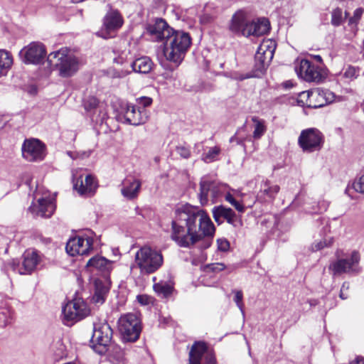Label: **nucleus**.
Here are the masks:
<instances>
[{"instance_id":"nucleus-10","label":"nucleus","mask_w":364,"mask_h":364,"mask_svg":"<svg viewBox=\"0 0 364 364\" xmlns=\"http://www.w3.org/2000/svg\"><path fill=\"white\" fill-rule=\"evenodd\" d=\"M276 42L272 39L263 40L255 54L256 67L262 72L269 65L274 57L276 50Z\"/></svg>"},{"instance_id":"nucleus-54","label":"nucleus","mask_w":364,"mask_h":364,"mask_svg":"<svg viewBox=\"0 0 364 364\" xmlns=\"http://www.w3.org/2000/svg\"><path fill=\"white\" fill-rule=\"evenodd\" d=\"M284 86L286 87V88H290L291 87H293V82L291 81H287L285 82H284Z\"/></svg>"},{"instance_id":"nucleus-34","label":"nucleus","mask_w":364,"mask_h":364,"mask_svg":"<svg viewBox=\"0 0 364 364\" xmlns=\"http://www.w3.org/2000/svg\"><path fill=\"white\" fill-rule=\"evenodd\" d=\"M252 120L255 124L253 137L255 139H259L264 134L267 129L264 121L256 117H252Z\"/></svg>"},{"instance_id":"nucleus-4","label":"nucleus","mask_w":364,"mask_h":364,"mask_svg":"<svg viewBox=\"0 0 364 364\" xmlns=\"http://www.w3.org/2000/svg\"><path fill=\"white\" fill-rule=\"evenodd\" d=\"M48 59L50 65L58 68L62 77L71 76L79 68L77 59L68 54L67 50L64 49L51 53Z\"/></svg>"},{"instance_id":"nucleus-6","label":"nucleus","mask_w":364,"mask_h":364,"mask_svg":"<svg viewBox=\"0 0 364 364\" xmlns=\"http://www.w3.org/2000/svg\"><path fill=\"white\" fill-rule=\"evenodd\" d=\"M118 329L126 341H135L141 331L140 320L134 314H127L118 321Z\"/></svg>"},{"instance_id":"nucleus-58","label":"nucleus","mask_w":364,"mask_h":364,"mask_svg":"<svg viewBox=\"0 0 364 364\" xmlns=\"http://www.w3.org/2000/svg\"><path fill=\"white\" fill-rule=\"evenodd\" d=\"M341 297L344 299H346V297H343L344 296V294H343L342 291L341 292V294H340Z\"/></svg>"},{"instance_id":"nucleus-48","label":"nucleus","mask_w":364,"mask_h":364,"mask_svg":"<svg viewBox=\"0 0 364 364\" xmlns=\"http://www.w3.org/2000/svg\"><path fill=\"white\" fill-rule=\"evenodd\" d=\"M139 105L141 108H144L146 109V107H149L152 103V100L148 97H142L137 100Z\"/></svg>"},{"instance_id":"nucleus-42","label":"nucleus","mask_w":364,"mask_h":364,"mask_svg":"<svg viewBox=\"0 0 364 364\" xmlns=\"http://www.w3.org/2000/svg\"><path fill=\"white\" fill-rule=\"evenodd\" d=\"M353 188L358 193H364V175L355 180Z\"/></svg>"},{"instance_id":"nucleus-8","label":"nucleus","mask_w":364,"mask_h":364,"mask_svg":"<svg viewBox=\"0 0 364 364\" xmlns=\"http://www.w3.org/2000/svg\"><path fill=\"white\" fill-rule=\"evenodd\" d=\"M123 23L124 19L120 13L117 10H110L104 16L102 26L97 32V36L105 39L114 37Z\"/></svg>"},{"instance_id":"nucleus-43","label":"nucleus","mask_w":364,"mask_h":364,"mask_svg":"<svg viewBox=\"0 0 364 364\" xmlns=\"http://www.w3.org/2000/svg\"><path fill=\"white\" fill-rule=\"evenodd\" d=\"M242 292L240 290L235 291V298L234 301L236 303L237 307L240 309V311L243 313V302H242Z\"/></svg>"},{"instance_id":"nucleus-14","label":"nucleus","mask_w":364,"mask_h":364,"mask_svg":"<svg viewBox=\"0 0 364 364\" xmlns=\"http://www.w3.org/2000/svg\"><path fill=\"white\" fill-rule=\"evenodd\" d=\"M93 239L82 235L73 237L66 244V252L70 256L87 255L92 250Z\"/></svg>"},{"instance_id":"nucleus-44","label":"nucleus","mask_w":364,"mask_h":364,"mask_svg":"<svg viewBox=\"0 0 364 364\" xmlns=\"http://www.w3.org/2000/svg\"><path fill=\"white\" fill-rule=\"evenodd\" d=\"M176 152L181 157L188 159L191 156V151L188 148L184 146H178L176 147Z\"/></svg>"},{"instance_id":"nucleus-23","label":"nucleus","mask_w":364,"mask_h":364,"mask_svg":"<svg viewBox=\"0 0 364 364\" xmlns=\"http://www.w3.org/2000/svg\"><path fill=\"white\" fill-rule=\"evenodd\" d=\"M149 33L156 41H166L173 30L163 19H157L154 24L147 28Z\"/></svg>"},{"instance_id":"nucleus-30","label":"nucleus","mask_w":364,"mask_h":364,"mask_svg":"<svg viewBox=\"0 0 364 364\" xmlns=\"http://www.w3.org/2000/svg\"><path fill=\"white\" fill-rule=\"evenodd\" d=\"M12 65V55L6 50L0 49V77L6 75Z\"/></svg>"},{"instance_id":"nucleus-47","label":"nucleus","mask_w":364,"mask_h":364,"mask_svg":"<svg viewBox=\"0 0 364 364\" xmlns=\"http://www.w3.org/2000/svg\"><path fill=\"white\" fill-rule=\"evenodd\" d=\"M218 250L225 252L230 247L229 242L225 239H218L217 240Z\"/></svg>"},{"instance_id":"nucleus-55","label":"nucleus","mask_w":364,"mask_h":364,"mask_svg":"<svg viewBox=\"0 0 364 364\" xmlns=\"http://www.w3.org/2000/svg\"><path fill=\"white\" fill-rule=\"evenodd\" d=\"M312 57L318 62L322 63V58L318 55H312Z\"/></svg>"},{"instance_id":"nucleus-3","label":"nucleus","mask_w":364,"mask_h":364,"mask_svg":"<svg viewBox=\"0 0 364 364\" xmlns=\"http://www.w3.org/2000/svg\"><path fill=\"white\" fill-rule=\"evenodd\" d=\"M135 264L141 273L152 274L162 266L163 256L155 250L143 247L136 252Z\"/></svg>"},{"instance_id":"nucleus-36","label":"nucleus","mask_w":364,"mask_h":364,"mask_svg":"<svg viewBox=\"0 0 364 364\" xmlns=\"http://www.w3.org/2000/svg\"><path fill=\"white\" fill-rule=\"evenodd\" d=\"M333 243V237H326L320 241H316L311 245V250L314 252L321 250L325 247H331Z\"/></svg>"},{"instance_id":"nucleus-46","label":"nucleus","mask_w":364,"mask_h":364,"mask_svg":"<svg viewBox=\"0 0 364 364\" xmlns=\"http://www.w3.org/2000/svg\"><path fill=\"white\" fill-rule=\"evenodd\" d=\"M230 77L233 80L242 81L245 79L251 77V75L249 74H244L238 72H232L230 73Z\"/></svg>"},{"instance_id":"nucleus-22","label":"nucleus","mask_w":364,"mask_h":364,"mask_svg":"<svg viewBox=\"0 0 364 364\" xmlns=\"http://www.w3.org/2000/svg\"><path fill=\"white\" fill-rule=\"evenodd\" d=\"M55 204L50 198H39L36 203H33L29 208V210L34 216L50 218L54 210Z\"/></svg>"},{"instance_id":"nucleus-25","label":"nucleus","mask_w":364,"mask_h":364,"mask_svg":"<svg viewBox=\"0 0 364 364\" xmlns=\"http://www.w3.org/2000/svg\"><path fill=\"white\" fill-rule=\"evenodd\" d=\"M141 182L139 179L134 177H127L123 183L121 193L122 196L127 199L136 198L141 189Z\"/></svg>"},{"instance_id":"nucleus-28","label":"nucleus","mask_w":364,"mask_h":364,"mask_svg":"<svg viewBox=\"0 0 364 364\" xmlns=\"http://www.w3.org/2000/svg\"><path fill=\"white\" fill-rule=\"evenodd\" d=\"M213 215L215 220L220 223V219L225 218L228 223L233 224L235 220V213L230 208H226L223 205L215 207L213 209Z\"/></svg>"},{"instance_id":"nucleus-24","label":"nucleus","mask_w":364,"mask_h":364,"mask_svg":"<svg viewBox=\"0 0 364 364\" xmlns=\"http://www.w3.org/2000/svg\"><path fill=\"white\" fill-rule=\"evenodd\" d=\"M112 336V330L107 323L95 325L92 339L101 346H107Z\"/></svg>"},{"instance_id":"nucleus-26","label":"nucleus","mask_w":364,"mask_h":364,"mask_svg":"<svg viewBox=\"0 0 364 364\" xmlns=\"http://www.w3.org/2000/svg\"><path fill=\"white\" fill-rule=\"evenodd\" d=\"M250 21L247 14L243 11H239L232 18L230 30L235 33L244 36V31L247 28Z\"/></svg>"},{"instance_id":"nucleus-50","label":"nucleus","mask_w":364,"mask_h":364,"mask_svg":"<svg viewBox=\"0 0 364 364\" xmlns=\"http://www.w3.org/2000/svg\"><path fill=\"white\" fill-rule=\"evenodd\" d=\"M136 299L142 305H147L151 301V298L147 295H139Z\"/></svg>"},{"instance_id":"nucleus-53","label":"nucleus","mask_w":364,"mask_h":364,"mask_svg":"<svg viewBox=\"0 0 364 364\" xmlns=\"http://www.w3.org/2000/svg\"><path fill=\"white\" fill-rule=\"evenodd\" d=\"M164 75L166 80H175L176 78V75H174L172 73H165Z\"/></svg>"},{"instance_id":"nucleus-7","label":"nucleus","mask_w":364,"mask_h":364,"mask_svg":"<svg viewBox=\"0 0 364 364\" xmlns=\"http://www.w3.org/2000/svg\"><path fill=\"white\" fill-rule=\"evenodd\" d=\"M323 135L317 129L309 128L302 130L298 144L304 152L312 153L321 149L323 145Z\"/></svg>"},{"instance_id":"nucleus-38","label":"nucleus","mask_w":364,"mask_h":364,"mask_svg":"<svg viewBox=\"0 0 364 364\" xmlns=\"http://www.w3.org/2000/svg\"><path fill=\"white\" fill-rule=\"evenodd\" d=\"M310 90L300 92L297 97V103L302 107H309Z\"/></svg>"},{"instance_id":"nucleus-39","label":"nucleus","mask_w":364,"mask_h":364,"mask_svg":"<svg viewBox=\"0 0 364 364\" xmlns=\"http://www.w3.org/2000/svg\"><path fill=\"white\" fill-rule=\"evenodd\" d=\"M154 289L156 293L162 294L164 296L169 295L171 292V287L164 283L155 284L154 285Z\"/></svg>"},{"instance_id":"nucleus-29","label":"nucleus","mask_w":364,"mask_h":364,"mask_svg":"<svg viewBox=\"0 0 364 364\" xmlns=\"http://www.w3.org/2000/svg\"><path fill=\"white\" fill-rule=\"evenodd\" d=\"M87 267L101 272H109L112 269V262L103 257L96 256L89 259Z\"/></svg>"},{"instance_id":"nucleus-56","label":"nucleus","mask_w":364,"mask_h":364,"mask_svg":"<svg viewBox=\"0 0 364 364\" xmlns=\"http://www.w3.org/2000/svg\"><path fill=\"white\" fill-rule=\"evenodd\" d=\"M205 243H206V245H205V248H207V247H208L210 245L211 242H210V240L209 239H208V240L205 241Z\"/></svg>"},{"instance_id":"nucleus-16","label":"nucleus","mask_w":364,"mask_h":364,"mask_svg":"<svg viewBox=\"0 0 364 364\" xmlns=\"http://www.w3.org/2000/svg\"><path fill=\"white\" fill-rule=\"evenodd\" d=\"M19 55L26 63L38 64L46 57V51L41 43L32 42L24 47Z\"/></svg>"},{"instance_id":"nucleus-27","label":"nucleus","mask_w":364,"mask_h":364,"mask_svg":"<svg viewBox=\"0 0 364 364\" xmlns=\"http://www.w3.org/2000/svg\"><path fill=\"white\" fill-rule=\"evenodd\" d=\"M269 22L265 18L250 21L247 28L244 31V36H262L269 31Z\"/></svg>"},{"instance_id":"nucleus-12","label":"nucleus","mask_w":364,"mask_h":364,"mask_svg":"<svg viewBox=\"0 0 364 364\" xmlns=\"http://www.w3.org/2000/svg\"><path fill=\"white\" fill-rule=\"evenodd\" d=\"M82 169L75 170L73 173V187L80 195H92L97 188L95 178L90 174L85 176L83 179Z\"/></svg>"},{"instance_id":"nucleus-31","label":"nucleus","mask_w":364,"mask_h":364,"mask_svg":"<svg viewBox=\"0 0 364 364\" xmlns=\"http://www.w3.org/2000/svg\"><path fill=\"white\" fill-rule=\"evenodd\" d=\"M90 117L93 122L96 123L102 124L106 122L107 119H108L107 104L102 102L101 105H99L97 108L95 109L94 112Z\"/></svg>"},{"instance_id":"nucleus-37","label":"nucleus","mask_w":364,"mask_h":364,"mask_svg":"<svg viewBox=\"0 0 364 364\" xmlns=\"http://www.w3.org/2000/svg\"><path fill=\"white\" fill-rule=\"evenodd\" d=\"M131 61V60L128 59V53L126 52H122L117 57L114 58V63L122 67L121 68H119L116 72L117 77L119 74L120 70L127 66Z\"/></svg>"},{"instance_id":"nucleus-45","label":"nucleus","mask_w":364,"mask_h":364,"mask_svg":"<svg viewBox=\"0 0 364 364\" xmlns=\"http://www.w3.org/2000/svg\"><path fill=\"white\" fill-rule=\"evenodd\" d=\"M225 268V266L223 263H213V264H208L206 267V269L208 271H211L213 272H220V271L223 270Z\"/></svg>"},{"instance_id":"nucleus-33","label":"nucleus","mask_w":364,"mask_h":364,"mask_svg":"<svg viewBox=\"0 0 364 364\" xmlns=\"http://www.w3.org/2000/svg\"><path fill=\"white\" fill-rule=\"evenodd\" d=\"M103 102H100L95 97H88L84 100V108L89 117L92 115L95 109L97 108L99 105H101Z\"/></svg>"},{"instance_id":"nucleus-21","label":"nucleus","mask_w":364,"mask_h":364,"mask_svg":"<svg viewBox=\"0 0 364 364\" xmlns=\"http://www.w3.org/2000/svg\"><path fill=\"white\" fill-rule=\"evenodd\" d=\"M309 107L318 108L335 100V95L328 90L316 88L310 90Z\"/></svg>"},{"instance_id":"nucleus-2","label":"nucleus","mask_w":364,"mask_h":364,"mask_svg":"<svg viewBox=\"0 0 364 364\" xmlns=\"http://www.w3.org/2000/svg\"><path fill=\"white\" fill-rule=\"evenodd\" d=\"M190 45L191 38L188 33L173 31L164 42V55L167 60L178 65Z\"/></svg>"},{"instance_id":"nucleus-13","label":"nucleus","mask_w":364,"mask_h":364,"mask_svg":"<svg viewBox=\"0 0 364 364\" xmlns=\"http://www.w3.org/2000/svg\"><path fill=\"white\" fill-rule=\"evenodd\" d=\"M90 313L87 304L81 299L69 301L63 308V318L67 321H76L82 319Z\"/></svg>"},{"instance_id":"nucleus-35","label":"nucleus","mask_w":364,"mask_h":364,"mask_svg":"<svg viewBox=\"0 0 364 364\" xmlns=\"http://www.w3.org/2000/svg\"><path fill=\"white\" fill-rule=\"evenodd\" d=\"M220 153V149L218 146L210 147L208 151L202 156V160L205 163H210L217 159Z\"/></svg>"},{"instance_id":"nucleus-17","label":"nucleus","mask_w":364,"mask_h":364,"mask_svg":"<svg viewBox=\"0 0 364 364\" xmlns=\"http://www.w3.org/2000/svg\"><path fill=\"white\" fill-rule=\"evenodd\" d=\"M360 261V255L353 251L350 259H339L330 264L328 269L333 276L341 275L355 270V267Z\"/></svg>"},{"instance_id":"nucleus-41","label":"nucleus","mask_w":364,"mask_h":364,"mask_svg":"<svg viewBox=\"0 0 364 364\" xmlns=\"http://www.w3.org/2000/svg\"><path fill=\"white\" fill-rule=\"evenodd\" d=\"M343 12L340 9H336L332 12L331 22L334 26H338L341 24L343 18Z\"/></svg>"},{"instance_id":"nucleus-32","label":"nucleus","mask_w":364,"mask_h":364,"mask_svg":"<svg viewBox=\"0 0 364 364\" xmlns=\"http://www.w3.org/2000/svg\"><path fill=\"white\" fill-rule=\"evenodd\" d=\"M280 188L278 185L271 184L267 181L264 183L261 193L269 198H274L279 193Z\"/></svg>"},{"instance_id":"nucleus-20","label":"nucleus","mask_w":364,"mask_h":364,"mask_svg":"<svg viewBox=\"0 0 364 364\" xmlns=\"http://www.w3.org/2000/svg\"><path fill=\"white\" fill-rule=\"evenodd\" d=\"M21 264L18 267L20 274H30L41 262V256L34 250H27L22 256Z\"/></svg>"},{"instance_id":"nucleus-40","label":"nucleus","mask_w":364,"mask_h":364,"mask_svg":"<svg viewBox=\"0 0 364 364\" xmlns=\"http://www.w3.org/2000/svg\"><path fill=\"white\" fill-rule=\"evenodd\" d=\"M225 200L230 203L232 206L235 207V208L240 213H243L245 211V206L239 203L238 201H237L232 196V194H230V193H228L226 195H225Z\"/></svg>"},{"instance_id":"nucleus-11","label":"nucleus","mask_w":364,"mask_h":364,"mask_svg":"<svg viewBox=\"0 0 364 364\" xmlns=\"http://www.w3.org/2000/svg\"><path fill=\"white\" fill-rule=\"evenodd\" d=\"M189 364H216L215 355L204 342H196L189 353Z\"/></svg>"},{"instance_id":"nucleus-5","label":"nucleus","mask_w":364,"mask_h":364,"mask_svg":"<svg viewBox=\"0 0 364 364\" xmlns=\"http://www.w3.org/2000/svg\"><path fill=\"white\" fill-rule=\"evenodd\" d=\"M230 188L225 183H221L211 180L208 176H204L200 182L199 198L202 205H205L208 201V197L213 203H215L217 199L222 196L230 193Z\"/></svg>"},{"instance_id":"nucleus-57","label":"nucleus","mask_w":364,"mask_h":364,"mask_svg":"<svg viewBox=\"0 0 364 364\" xmlns=\"http://www.w3.org/2000/svg\"><path fill=\"white\" fill-rule=\"evenodd\" d=\"M90 154H91V151H90L84 153L85 157H88L90 155Z\"/></svg>"},{"instance_id":"nucleus-52","label":"nucleus","mask_w":364,"mask_h":364,"mask_svg":"<svg viewBox=\"0 0 364 364\" xmlns=\"http://www.w3.org/2000/svg\"><path fill=\"white\" fill-rule=\"evenodd\" d=\"M93 299H94L95 302H96V303H102L104 301L103 296H102L97 294H95V296H93Z\"/></svg>"},{"instance_id":"nucleus-19","label":"nucleus","mask_w":364,"mask_h":364,"mask_svg":"<svg viewBox=\"0 0 364 364\" xmlns=\"http://www.w3.org/2000/svg\"><path fill=\"white\" fill-rule=\"evenodd\" d=\"M123 109L124 119L130 124L138 126L144 124L148 119L146 109L141 107L127 104Z\"/></svg>"},{"instance_id":"nucleus-9","label":"nucleus","mask_w":364,"mask_h":364,"mask_svg":"<svg viewBox=\"0 0 364 364\" xmlns=\"http://www.w3.org/2000/svg\"><path fill=\"white\" fill-rule=\"evenodd\" d=\"M297 75L307 82H321L326 76L323 69L313 65L309 60H301L295 67Z\"/></svg>"},{"instance_id":"nucleus-18","label":"nucleus","mask_w":364,"mask_h":364,"mask_svg":"<svg viewBox=\"0 0 364 364\" xmlns=\"http://www.w3.org/2000/svg\"><path fill=\"white\" fill-rule=\"evenodd\" d=\"M153 67V62L147 56H142L131 61L127 66L120 70L118 77H124L132 72L146 74Z\"/></svg>"},{"instance_id":"nucleus-15","label":"nucleus","mask_w":364,"mask_h":364,"mask_svg":"<svg viewBox=\"0 0 364 364\" xmlns=\"http://www.w3.org/2000/svg\"><path fill=\"white\" fill-rule=\"evenodd\" d=\"M22 156L28 161H41L46 156V146L38 139H26L22 145Z\"/></svg>"},{"instance_id":"nucleus-49","label":"nucleus","mask_w":364,"mask_h":364,"mask_svg":"<svg viewBox=\"0 0 364 364\" xmlns=\"http://www.w3.org/2000/svg\"><path fill=\"white\" fill-rule=\"evenodd\" d=\"M363 9L359 8L354 11V16L350 19V23H355L360 19L363 14Z\"/></svg>"},{"instance_id":"nucleus-51","label":"nucleus","mask_w":364,"mask_h":364,"mask_svg":"<svg viewBox=\"0 0 364 364\" xmlns=\"http://www.w3.org/2000/svg\"><path fill=\"white\" fill-rule=\"evenodd\" d=\"M350 364H364V357L357 356L354 360L350 361Z\"/></svg>"},{"instance_id":"nucleus-1","label":"nucleus","mask_w":364,"mask_h":364,"mask_svg":"<svg viewBox=\"0 0 364 364\" xmlns=\"http://www.w3.org/2000/svg\"><path fill=\"white\" fill-rule=\"evenodd\" d=\"M171 226V239L183 247L193 245L204 236L213 237L215 233V226L207 213L190 205L176 210Z\"/></svg>"}]
</instances>
